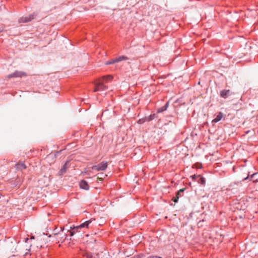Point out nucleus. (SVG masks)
<instances>
[{
    "label": "nucleus",
    "instance_id": "9d476101",
    "mask_svg": "<svg viewBox=\"0 0 258 258\" xmlns=\"http://www.w3.org/2000/svg\"><path fill=\"white\" fill-rule=\"evenodd\" d=\"M80 186L81 188L88 190L89 188V186L88 183L85 180H82L80 182Z\"/></svg>",
    "mask_w": 258,
    "mask_h": 258
},
{
    "label": "nucleus",
    "instance_id": "0eeeda50",
    "mask_svg": "<svg viewBox=\"0 0 258 258\" xmlns=\"http://www.w3.org/2000/svg\"><path fill=\"white\" fill-rule=\"evenodd\" d=\"M113 79V77L111 75H107L105 76L102 77L101 78L99 79L98 80L103 82H107L108 81H111Z\"/></svg>",
    "mask_w": 258,
    "mask_h": 258
},
{
    "label": "nucleus",
    "instance_id": "2eb2a0df",
    "mask_svg": "<svg viewBox=\"0 0 258 258\" xmlns=\"http://www.w3.org/2000/svg\"><path fill=\"white\" fill-rule=\"evenodd\" d=\"M198 181L199 183H200L202 185H204L206 182L205 179L204 177H202L200 175V177H199Z\"/></svg>",
    "mask_w": 258,
    "mask_h": 258
},
{
    "label": "nucleus",
    "instance_id": "20e7f679",
    "mask_svg": "<svg viewBox=\"0 0 258 258\" xmlns=\"http://www.w3.org/2000/svg\"><path fill=\"white\" fill-rule=\"evenodd\" d=\"M34 17H35L34 14H31L28 16L23 17L21 18L19 20V23H27V22L31 21L33 19H34Z\"/></svg>",
    "mask_w": 258,
    "mask_h": 258
},
{
    "label": "nucleus",
    "instance_id": "b1692460",
    "mask_svg": "<svg viewBox=\"0 0 258 258\" xmlns=\"http://www.w3.org/2000/svg\"><path fill=\"white\" fill-rule=\"evenodd\" d=\"M85 255L87 257V258H92V256L91 254L86 253Z\"/></svg>",
    "mask_w": 258,
    "mask_h": 258
},
{
    "label": "nucleus",
    "instance_id": "6ab92c4d",
    "mask_svg": "<svg viewBox=\"0 0 258 258\" xmlns=\"http://www.w3.org/2000/svg\"><path fill=\"white\" fill-rule=\"evenodd\" d=\"M185 190V188H181L180 189L176 194V195L178 197V198H179V197H181L182 195H181V193L183 192L184 190Z\"/></svg>",
    "mask_w": 258,
    "mask_h": 258
},
{
    "label": "nucleus",
    "instance_id": "a878e982",
    "mask_svg": "<svg viewBox=\"0 0 258 258\" xmlns=\"http://www.w3.org/2000/svg\"><path fill=\"white\" fill-rule=\"evenodd\" d=\"M255 175H256V173L253 174L251 176V178H253Z\"/></svg>",
    "mask_w": 258,
    "mask_h": 258
},
{
    "label": "nucleus",
    "instance_id": "39448f33",
    "mask_svg": "<svg viewBox=\"0 0 258 258\" xmlns=\"http://www.w3.org/2000/svg\"><path fill=\"white\" fill-rule=\"evenodd\" d=\"M26 74L25 72H20V71H16L14 73L10 74L8 76V78H17V77H22L23 76H26Z\"/></svg>",
    "mask_w": 258,
    "mask_h": 258
},
{
    "label": "nucleus",
    "instance_id": "423d86ee",
    "mask_svg": "<svg viewBox=\"0 0 258 258\" xmlns=\"http://www.w3.org/2000/svg\"><path fill=\"white\" fill-rule=\"evenodd\" d=\"M91 223H92V221L91 220H88V221H85L83 223H82L81 225H80L79 226H76V227H74V229H78L82 228H84V227H86L87 228H89V225H90V224Z\"/></svg>",
    "mask_w": 258,
    "mask_h": 258
},
{
    "label": "nucleus",
    "instance_id": "4be33fe9",
    "mask_svg": "<svg viewBox=\"0 0 258 258\" xmlns=\"http://www.w3.org/2000/svg\"><path fill=\"white\" fill-rule=\"evenodd\" d=\"M133 258H146L143 255H138L134 256Z\"/></svg>",
    "mask_w": 258,
    "mask_h": 258
},
{
    "label": "nucleus",
    "instance_id": "9b49d317",
    "mask_svg": "<svg viewBox=\"0 0 258 258\" xmlns=\"http://www.w3.org/2000/svg\"><path fill=\"white\" fill-rule=\"evenodd\" d=\"M223 117V114L221 112H220L218 115L216 116V117L212 121L213 122H217L221 120Z\"/></svg>",
    "mask_w": 258,
    "mask_h": 258
},
{
    "label": "nucleus",
    "instance_id": "6e6552de",
    "mask_svg": "<svg viewBox=\"0 0 258 258\" xmlns=\"http://www.w3.org/2000/svg\"><path fill=\"white\" fill-rule=\"evenodd\" d=\"M231 94L230 90H224L221 92L220 95L222 97L226 98Z\"/></svg>",
    "mask_w": 258,
    "mask_h": 258
},
{
    "label": "nucleus",
    "instance_id": "4468645a",
    "mask_svg": "<svg viewBox=\"0 0 258 258\" xmlns=\"http://www.w3.org/2000/svg\"><path fill=\"white\" fill-rule=\"evenodd\" d=\"M115 59L116 62H118L119 61H121L122 60H127V57L124 56H119L118 57L115 58Z\"/></svg>",
    "mask_w": 258,
    "mask_h": 258
},
{
    "label": "nucleus",
    "instance_id": "ddd939ff",
    "mask_svg": "<svg viewBox=\"0 0 258 258\" xmlns=\"http://www.w3.org/2000/svg\"><path fill=\"white\" fill-rule=\"evenodd\" d=\"M168 106V102H167L165 106H164L162 107H161L158 109L157 113H160L161 112H163V111H165L167 109V107Z\"/></svg>",
    "mask_w": 258,
    "mask_h": 258
},
{
    "label": "nucleus",
    "instance_id": "7ed1b4c3",
    "mask_svg": "<svg viewBox=\"0 0 258 258\" xmlns=\"http://www.w3.org/2000/svg\"><path fill=\"white\" fill-rule=\"evenodd\" d=\"M107 89V87L103 85V82L100 81H98L95 84V88L94 90V92H97L99 91H103Z\"/></svg>",
    "mask_w": 258,
    "mask_h": 258
},
{
    "label": "nucleus",
    "instance_id": "dca6fc26",
    "mask_svg": "<svg viewBox=\"0 0 258 258\" xmlns=\"http://www.w3.org/2000/svg\"><path fill=\"white\" fill-rule=\"evenodd\" d=\"M155 117H156L155 114H151L150 116H149L148 117H146V120L147 121H150L152 120L153 119H154Z\"/></svg>",
    "mask_w": 258,
    "mask_h": 258
},
{
    "label": "nucleus",
    "instance_id": "412c9836",
    "mask_svg": "<svg viewBox=\"0 0 258 258\" xmlns=\"http://www.w3.org/2000/svg\"><path fill=\"white\" fill-rule=\"evenodd\" d=\"M199 177H200V175H194L191 176V177L194 180H198Z\"/></svg>",
    "mask_w": 258,
    "mask_h": 258
},
{
    "label": "nucleus",
    "instance_id": "f03ea898",
    "mask_svg": "<svg viewBox=\"0 0 258 258\" xmlns=\"http://www.w3.org/2000/svg\"><path fill=\"white\" fill-rule=\"evenodd\" d=\"M107 162H102L98 165L93 166L92 169L96 171H102L104 170L107 167Z\"/></svg>",
    "mask_w": 258,
    "mask_h": 258
},
{
    "label": "nucleus",
    "instance_id": "f8f14e48",
    "mask_svg": "<svg viewBox=\"0 0 258 258\" xmlns=\"http://www.w3.org/2000/svg\"><path fill=\"white\" fill-rule=\"evenodd\" d=\"M67 168V163H66L59 171V175H62L66 173Z\"/></svg>",
    "mask_w": 258,
    "mask_h": 258
},
{
    "label": "nucleus",
    "instance_id": "f3484780",
    "mask_svg": "<svg viewBox=\"0 0 258 258\" xmlns=\"http://www.w3.org/2000/svg\"><path fill=\"white\" fill-rule=\"evenodd\" d=\"M107 176L106 174H104L103 173H100L98 174V176H97V180H101L103 178Z\"/></svg>",
    "mask_w": 258,
    "mask_h": 258
},
{
    "label": "nucleus",
    "instance_id": "bb28decb",
    "mask_svg": "<svg viewBox=\"0 0 258 258\" xmlns=\"http://www.w3.org/2000/svg\"><path fill=\"white\" fill-rule=\"evenodd\" d=\"M74 230H74V231H75V232H76V231H77V229H74Z\"/></svg>",
    "mask_w": 258,
    "mask_h": 258
},
{
    "label": "nucleus",
    "instance_id": "393cba45",
    "mask_svg": "<svg viewBox=\"0 0 258 258\" xmlns=\"http://www.w3.org/2000/svg\"><path fill=\"white\" fill-rule=\"evenodd\" d=\"M75 233V231H70L71 236H73Z\"/></svg>",
    "mask_w": 258,
    "mask_h": 258
},
{
    "label": "nucleus",
    "instance_id": "5701e85b",
    "mask_svg": "<svg viewBox=\"0 0 258 258\" xmlns=\"http://www.w3.org/2000/svg\"><path fill=\"white\" fill-rule=\"evenodd\" d=\"M178 199H179L177 195H176V196L172 199V200L175 203H176V202H177Z\"/></svg>",
    "mask_w": 258,
    "mask_h": 258
},
{
    "label": "nucleus",
    "instance_id": "1a4fd4ad",
    "mask_svg": "<svg viewBox=\"0 0 258 258\" xmlns=\"http://www.w3.org/2000/svg\"><path fill=\"white\" fill-rule=\"evenodd\" d=\"M17 170H22L26 169L27 167L23 162H19L15 165Z\"/></svg>",
    "mask_w": 258,
    "mask_h": 258
},
{
    "label": "nucleus",
    "instance_id": "a211bd4d",
    "mask_svg": "<svg viewBox=\"0 0 258 258\" xmlns=\"http://www.w3.org/2000/svg\"><path fill=\"white\" fill-rule=\"evenodd\" d=\"M116 63V61H115V59H113L110 61H106L105 63V65H109V64H113V63Z\"/></svg>",
    "mask_w": 258,
    "mask_h": 258
},
{
    "label": "nucleus",
    "instance_id": "f257e3e1",
    "mask_svg": "<svg viewBox=\"0 0 258 258\" xmlns=\"http://www.w3.org/2000/svg\"><path fill=\"white\" fill-rule=\"evenodd\" d=\"M53 238L55 239L58 242L63 241L67 238V235L63 233V230H61L60 232L58 233H54L51 235Z\"/></svg>",
    "mask_w": 258,
    "mask_h": 258
},
{
    "label": "nucleus",
    "instance_id": "aec40b11",
    "mask_svg": "<svg viewBox=\"0 0 258 258\" xmlns=\"http://www.w3.org/2000/svg\"><path fill=\"white\" fill-rule=\"evenodd\" d=\"M146 120V118H142V119H140L138 122L139 123V124H142L143 123H144Z\"/></svg>",
    "mask_w": 258,
    "mask_h": 258
}]
</instances>
